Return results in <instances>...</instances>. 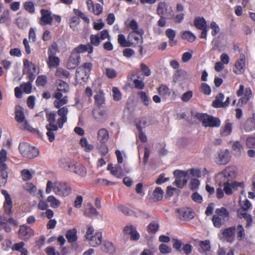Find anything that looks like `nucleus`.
I'll return each instance as SVG.
<instances>
[{
	"mask_svg": "<svg viewBox=\"0 0 255 255\" xmlns=\"http://www.w3.org/2000/svg\"><path fill=\"white\" fill-rule=\"evenodd\" d=\"M222 220L223 219L222 218L218 217L216 215H213L212 219L213 225L216 228H220L221 227L223 224Z\"/></svg>",
	"mask_w": 255,
	"mask_h": 255,
	"instance_id": "57",
	"label": "nucleus"
},
{
	"mask_svg": "<svg viewBox=\"0 0 255 255\" xmlns=\"http://www.w3.org/2000/svg\"><path fill=\"white\" fill-rule=\"evenodd\" d=\"M224 98V95L222 93H219L216 97V99L213 101L212 106L215 108L224 107V102H223Z\"/></svg>",
	"mask_w": 255,
	"mask_h": 255,
	"instance_id": "43",
	"label": "nucleus"
},
{
	"mask_svg": "<svg viewBox=\"0 0 255 255\" xmlns=\"http://www.w3.org/2000/svg\"><path fill=\"white\" fill-rule=\"evenodd\" d=\"M24 189L29 192L30 194H35L36 192V186L33 184V183L30 182H27L24 185Z\"/></svg>",
	"mask_w": 255,
	"mask_h": 255,
	"instance_id": "54",
	"label": "nucleus"
},
{
	"mask_svg": "<svg viewBox=\"0 0 255 255\" xmlns=\"http://www.w3.org/2000/svg\"><path fill=\"white\" fill-rule=\"evenodd\" d=\"M237 239L239 241H242L244 239L246 234L245 230L243 225L239 224L237 226Z\"/></svg>",
	"mask_w": 255,
	"mask_h": 255,
	"instance_id": "46",
	"label": "nucleus"
},
{
	"mask_svg": "<svg viewBox=\"0 0 255 255\" xmlns=\"http://www.w3.org/2000/svg\"><path fill=\"white\" fill-rule=\"evenodd\" d=\"M177 213L179 214V218L183 221H189L194 217V212L190 208H182L178 209Z\"/></svg>",
	"mask_w": 255,
	"mask_h": 255,
	"instance_id": "15",
	"label": "nucleus"
},
{
	"mask_svg": "<svg viewBox=\"0 0 255 255\" xmlns=\"http://www.w3.org/2000/svg\"><path fill=\"white\" fill-rule=\"evenodd\" d=\"M46 117L47 118V121L49 122V124L46 125V128L51 127L55 130H58V126L55 124L56 114L54 113H47Z\"/></svg>",
	"mask_w": 255,
	"mask_h": 255,
	"instance_id": "28",
	"label": "nucleus"
},
{
	"mask_svg": "<svg viewBox=\"0 0 255 255\" xmlns=\"http://www.w3.org/2000/svg\"><path fill=\"white\" fill-rule=\"evenodd\" d=\"M80 18L79 17L74 16L70 19V26L73 30H76L77 26L80 22Z\"/></svg>",
	"mask_w": 255,
	"mask_h": 255,
	"instance_id": "59",
	"label": "nucleus"
},
{
	"mask_svg": "<svg viewBox=\"0 0 255 255\" xmlns=\"http://www.w3.org/2000/svg\"><path fill=\"white\" fill-rule=\"evenodd\" d=\"M18 148L20 154L24 157L33 158L39 154V150L37 148L32 146L26 142L20 143Z\"/></svg>",
	"mask_w": 255,
	"mask_h": 255,
	"instance_id": "5",
	"label": "nucleus"
},
{
	"mask_svg": "<svg viewBox=\"0 0 255 255\" xmlns=\"http://www.w3.org/2000/svg\"><path fill=\"white\" fill-rule=\"evenodd\" d=\"M159 230V225L154 222H151L147 226L148 233H155Z\"/></svg>",
	"mask_w": 255,
	"mask_h": 255,
	"instance_id": "56",
	"label": "nucleus"
},
{
	"mask_svg": "<svg viewBox=\"0 0 255 255\" xmlns=\"http://www.w3.org/2000/svg\"><path fill=\"white\" fill-rule=\"evenodd\" d=\"M244 129L248 132L255 129V113H253L252 116L247 120L244 125Z\"/></svg>",
	"mask_w": 255,
	"mask_h": 255,
	"instance_id": "27",
	"label": "nucleus"
},
{
	"mask_svg": "<svg viewBox=\"0 0 255 255\" xmlns=\"http://www.w3.org/2000/svg\"><path fill=\"white\" fill-rule=\"evenodd\" d=\"M142 31L141 30L131 32L128 36V39L129 40L130 45L137 44L139 42H142Z\"/></svg>",
	"mask_w": 255,
	"mask_h": 255,
	"instance_id": "20",
	"label": "nucleus"
},
{
	"mask_svg": "<svg viewBox=\"0 0 255 255\" xmlns=\"http://www.w3.org/2000/svg\"><path fill=\"white\" fill-rule=\"evenodd\" d=\"M233 129V124L227 120L225 121V125L220 129V135L221 136H227L230 135Z\"/></svg>",
	"mask_w": 255,
	"mask_h": 255,
	"instance_id": "25",
	"label": "nucleus"
},
{
	"mask_svg": "<svg viewBox=\"0 0 255 255\" xmlns=\"http://www.w3.org/2000/svg\"><path fill=\"white\" fill-rule=\"evenodd\" d=\"M24 7L25 10L30 13H33L35 11L34 5L31 1L25 2L24 4Z\"/></svg>",
	"mask_w": 255,
	"mask_h": 255,
	"instance_id": "62",
	"label": "nucleus"
},
{
	"mask_svg": "<svg viewBox=\"0 0 255 255\" xmlns=\"http://www.w3.org/2000/svg\"><path fill=\"white\" fill-rule=\"evenodd\" d=\"M21 175L24 181H28L32 178L30 172L27 169H23L21 171Z\"/></svg>",
	"mask_w": 255,
	"mask_h": 255,
	"instance_id": "60",
	"label": "nucleus"
},
{
	"mask_svg": "<svg viewBox=\"0 0 255 255\" xmlns=\"http://www.w3.org/2000/svg\"><path fill=\"white\" fill-rule=\"evenodd\" d=\"M242 149L243 146L240 141H236L233 143L232 145V149L234 151L236 155H240L241 154V150Z\"/></svg>",
	"mask_w": 255,
	"mask_h": 255,
	"instance_id": "52",
	"label": "nucleus"
},
{
	"mask_svg": "<svg viewBox=\"0 0 255 255\" xmlns=\"http://www.w3.org/2000/svg\"><path fill=\"white\" fill-rule=\"evenodd\" d=\"M102 250L106 253L113 254L115 251V248L112 242L106 241L102 246Z\"/></svg>",
	"mask_w": 255,
	"mask_h": 255,
	"instance_id": "44",
	"label": "nucleus"
},
{
	"mask_svg": "<svg viewBox=\"0 0 255 255\" xmlns=\"http://www.w3.org/2000/svg\"><path fill=\"white\" fill-rule=\"evenodd\" d=\"M80 144L82 147L84 148V150L87 152H90L94 148V146L88 143V141L85 137H82L81 138Z\"/></svg>",
	"mask_w": 255,
	"mask_h": 255,
	"instance_id": "36",
	"label": "nucleus"
},
{
	"mask_svg": "<svg viewBox=\"0 0 255 255\" xmlns=\"http://www.w3.org/2000/svg\"><path fill=\"white\" fill-rule=\"evenodd\" d=\"M245 94L243 97H241L238 101L237 106L241 107L243 105L246 104L253 96L252 91L250 88L247 87L245 89L244 86L241 85L240 86L239 90L237 91L236 94L238 97L243 96L244 93Z\"/></svg>",
	"mask_w": 255,
	"mask_h": 255,
	"instance_id": "6",
	"label": "nucleus"
},
{
	"mask_svg": "<svg viewBox=\"0 0 255 255\" xmlns=\"http://www.w3.org/2000/svg\"><path fill=\"white\" fill-rule=\"evenodd\" d=\"M215 213L218 217L222 218L223 220H227L229 218V213L225 207H222L221 208H217L215 210Z\"/></svg>",
	"mask_w": 255,
	"mask_h": 255,
	"instance_id": "34",
	"label": "nucleus"
},
{
	"mask_svg": "<svg viewBox=\"0 0 255 255\" xmlns=\"http://www.w3.org/2000/svg\"><path fill=\"white\" fill-rule=\"evenodd\" d=\"M181 37L182 39L187 40L189 42H193L196 38L195 35L190 31H183L182 32Z\"/></svg>",
	"mask_w": 255,
	"mask_h": 255,
	"instance_id": "49",
	"label": "nucleus"
},
{
	"mask_svg": "<svg viewBox=\"0 0 255 255\" xmlns=\"http://www.w3.org/2000/svg\"><path fill=\"white\" fill-rule=\"evenodd\" d=\"M52 189L56 195L61 197H66L72 191L71 186L67 182H56L53 184L51 181L48 180L46 184V193H50Z\"/></svg>",
	"mask_w": 255,
	"mask_h": 255,
	"instance_id": "2",
	"label": "nucleus"
},
{
	"mask_svg": "<svg viewBox=\"0 0 255 255\" xmlns=\"http://www.w3.org/2000/svg\"><path fill=\"white\" fill-rule=\"evenodd\" d=\"M172 240L173 242V244L172 245L173 248L176 251L181 252L182 251V246L183 245L182 241L175 238H173Z\"/></svg>",
	"mask_w": 255,
	"mask_h": 255,
	"instance_id": "58",
	"label": "nucleus"
},
{
	"mask_svg": "<svg viewBox=\"0 0 255 255\" xmlns=\"http://www.w3.org/2000/svg\"><path fill=\"white\" fill-rule=\"evenodd\" d=\"M80 55L78 54L73 52L67 61V68L69 69H73L76 68L80 63Z\"/></svg>",
	"mask_w": 255,
	"mask_h": 255,
	"instance_id": "21",
	"label": "nucleus"
},
{
	"mask_svg": "<svg viewBox=\"0 0 255 255\" xmlns=\"http://www.w3.org/2000/svg\"><path fill=\"white\" fill-rule=\"evenodd\" d=\"M23 66L25 67L29 68V67H32V71H30L29 73H28V77L29 79L28 82L32 83V82L35 78V74L36 72V66L35 64L29 61L27 59H24L23 60Z\"/></svg>",
	"mask_w": 255,
	"mask_h": 255,
	"instance_id": "23",
	"label": "nucleus"
},
{
	"mask_svg": "<svg viewBox=\"0 0 255 255\" xmlns=\"http://www.w3.org/2000/svg\"><path fill=\"white\" fill-rule=\"evenodd\" d=\"M94 50L93 46L89 43L86 45L80 44L74 49L76 54L88 52L89 54L93 53Z\"/></svg>",
	"mask_w": 255,
	"mask_h": 255,
	"instance_id": "29",
	"label": "nucleus"
},
{
	"mask_svg": "<svg viewBox=\"0 0 255 255\" xmlns=\"http://www.w3.org/2000/svg\"><path fill=\"white\" fill-rule=\"evenodd\" d=\"M118 42L122 47H129L131 46L129 39L128 38L126 39L125 36L122 34L118 35Z\"/></svg>",
	"mask_w": 255,
	"mask_h": 255,
	"instance_id": "45",
	"label": "nucleus"
},
{
	"mask_svg": "<svg viewBox=\"0 0 255 255\" xmlns=\"http://www.w3.org/2000/svg\"><path fill=\"white\" fill-rule=\"evenodd\" d=\"M58 50V44L56 42H54L50 46L48 50V56H55L56 52Z\"/></svg>",
	"mask_w": 255,
	"mask_h": 255,
	"instance_id": "55",
	"label": "nucleus"
},
{
	"mask_svg": "<svg viewBox=\"0 0 255 255\" xmlns=\"http://www.w3.org/2000/svg\"><path fill=\"white\" fill-rule=\"evenodd\" d=\"M113 98L114 101H119L122 99V94L120 90L116 87L112 88Z\"/></svg>",
	"mask_w": 255,
	"mask_h": 255,
	"instance_id": "51",
	"label": "nucleus"
},
{
	"mask_svg": "<svg viewBox=\"0 0 255 255\" xmlns=\"http://www.w3.org/2000/svg\"><path fill=\"white\" fill-rule=\"evenodd\" d=\"M91 246L97 247L100 245L102 241V235L101 232H96L87 240Z\"/></svg>",
	"mask_w": 255,
	"mask_h": 255,
	"instance_id": "24",
	"label": "nucleus"
},
{
	"mask_svg": "<svg viewBox=\"0 0 255 255\" xmlns=\"http://www.w3.org/2000/svg\"><path fill=\"white\" fill-rule=\"evenodd\" d=\"M86 4L88 10L97 15L103 12V6L99 3H94L92 0H87Z\"/></svg>",
	"mask_w": 255,
	"mask_h": 255,
	"instance_id": "19",
	"label": "nucleus"
},
{
	"mask_svg": "<svg viewBox=\"0 0 255 255\" xmlns=\"http://www.w3.org/2000/svg\"><path fill=\"white\" fill-rule=\"evenodd\" d=\"M73 172L82 177L85 176L87 174L86 168L80 163L76 164Z\"/></svg>",
	"mask_w": 255,
	"mask_h": 255,
	"instance_id": "41",
	"label": "nucleus"
},
{
	"mask_svg": "<svg viewBox=\"0 0 255 255\" xmlns=\"http://www.w3.org/2000/svg\"><path fill=\"white\" fill-rule=\"evenodd\" d=\"M194 23L196 27L202 30L207 28L206 21L203 17H198L194 19Z\"/></svg>",
	"mask_w": 255,
	"mask_h": 255,
	"instance_id": "40",
	"label": "nucleus"
},
{
	"mask_svg": "<svg viewBox=\"0 0 255 255\" xmlns=\"http://www.w3.org/2000/svg\"><path fill=\"white\" fill-rule=\"evenodd\" d=\"M210 27L212 29V35L215 36L219 33L220 29L218 25L214 21H212L210 24Z\"/></svg>",
	"mask_w": 255,
	"mask_h": 255,
	"instance_id": "63",
	"label": "nucleus"
},
{
	"mask_svg": "<svg viewBox=\"0 0 255 255\" xmlns=\"http://www.w3.org/2000/svg\"><path fill=\"white\" fill-rule=\"evenodd\" d=\"M54 98L56 99L54 102V105L56 108L59 109L58 112H68L67 107H62L68 103L67 97H63L61 93L56 92L54 95Z\"/></svg>",
	"mask_w": 255,
	"mask_h": 255,
	"instance_id": "8",
	"label": "nucleus"
},
{
	"mask_svg": "<svg viewBox=\"0 0 255 255\" xmlns=\"http://www.w3.org/2000/svg\"><path fill=\"white\" fill-rule=\"evenodd\" d=\"M200 248L198 251L200 253H204L209 251L211 249L210 243L209 240L202 241L199 243Z\"/></svg>",
	"mask_w": 255,
	"mask_h": 255,
	"instance_id": "35",
	"label": "nucleus"
},
{
	"mask_svg": "<svg viewBox=\"0 0 255 255\" xmlns=\"http://www.w3.org/2000/svg\"><path fill=\"white\" fill-rule=\"evenodd\" d=\"M108 131L104 128H101L97 133V139L101 143H106L109 139Z\"/></svg>",
	"mask_w": 255,
	"mask_h": 255,
	"instance_id": "30",
	"label": "nucleus"
},
{
	"mask_svg": "<svg viewBox=\"0 0 255 255\" xmlns=\"http://www.w3.org/2000/svg\"><path fill=\"white\" fill-rule=\"evenodd\" d=\"M100 38L99 34H92L90 37V43L92 46H98L100 44Z\"/></svg>",
	"mask_w": 255,
	"mask_h": 255,
	"instance_id": "53",
	"label": "nucleus"
},
{
	"mask_svg": "<svg viewBox=\"0 0 255 255\" xmlns=\"http://www.w3.org/2000/svg\"><path fill=\"white\" fill-rule=\"evenodd\" d=\"M188 76L187 73L183 70H178L176 71L174 77V81L175 82H181L183 80L185 79Z\"/></svg>",
	"mask_w": 255,
	"mask_h": 255,
	"instance_id": "42",
	"label": "nucleus"
},
{
	"mask_svg": "<svg viewBox=\"0 0 255 255\" xmlns=\"http://www.w3.org/2000/svg\"><path fill=\"white\" fill-rule=\"evenodd\" d=\"M246 70V56L241 53L239 58L236 62L233 67V72L236 74H242Z\"/></svg>",
	"mask_w": 255,
	"mask_h": 255,
	"instance_id": "13",
	"label": "nucleus"
},
{
	"mask_svg": "<svg viewBox=\"0 0 255 255\" xmlns=\"http://www.w3.org/2000/svg\"><path fill=\"white\" fill-rule=\"evenodd\" d=\"M236 227L232 226L222 230V234L223 238L229 243H232L235 240V234Z\"/></svg>",
	"mask_w": 255,
	"mask_h": 255,
	"instance_id": "18",
	"label": "nucleus"
},
{
	"mask_svg": "<svg viewBox=\"0 0 255 255\" xmlns=\"http://www.w3.org/2000/svg\"><path fill=\"white\" fill-rule=\"evenodd\" d=\"M55 76L60 78H67L70 76L69 72L62 68H58L55 73Z\"/></svg>",
	"mask_w": 255,
	"mask_h": 255,
	"instance_id": "47",
	"label": "nucleus"
},
{
	"mask_svg": "<svg viewBox=\"0 0 255 255\" xmlns=\"http://www.w3.org/2000/svg\"><path fill=\"white\" fill-rule=\"evenodd\" d=\"M194 117L205 128H218L221 125V121L218 118L210 116L207 113H196Z\"/></svg>",
	"mask_w": 255,
	"mask_h": 255,
	"instance_id": "4",
	"label": "nucleus"
},
{
	"mask_svg": "<svg viewBox=\"0 0 255 255\" xmlns=\"http://www.w3.org/2000/svg\"><path fill=\"white\" fill-rule=\"evenodd\" d=\"M156 12L160 17H165L167 19L171 18L173 16V11L171 6L164 1L158 3Z\"/></svg>",
	"mask_w": 255,
	"mask_h": 255,
	"instance_id": "7",
	"label": "nucleus"
},
{
	"mask_svg": "<svg viewBox=\"0 0 255 255\" xmlns=\"http://www.w3.org/2000/svg\"><path fill=\"white\" fill-rule=\"evenodd\" d=\"M47 63L50 68L56 67L60 64V59L56 56H48Z\"/></svg>",
	"mask_w": 255,
	"mask_h": 255,
	"instance_id": "33",
	"label": "nucleus"
},
{
	"mask_svg": "<svg viewBox=\"0 0 255 255\" xmlns=\"http://www.w3.org/2000/svg\"><path fill=\"white\" fill-rule=\"evenodd\" d=\"M239 206L240 208L237 210V217L239 219L244 218L246 221V228H249L253 225V219L252 215L248 214L247 211L252 208V205L249 200L245 199L240 201Z\"/></svg>",
	"mask_w": 255,
	"mask_h": 255,
	"instance_id": "3",
	"label": "nucleus"
},
{
	"mask_svg": "<svg viewBox=\"0 0 255 255\" xmlns=\"http://www.w3.org/2000/svg\"><path fill=\"white\" fill-rule=\"evenodd\" d=\"M95 104L97 107L103 106L106 103L105 94L103 90H100L94 97Z\"/></svg>",
	"mask_w": 255,
	"mask_h": 255,
	"instance_id": "26",
	"label": "nucleus"
},
{
	"mask_svg": "<svg viewBox=\"0 0 255 255\" xmlns=\"http://www.w3.org/2000/svg\"><path fill=\"white\" fill-rule=\"evenodd\" d=\"M92 64L86 62L82 66L78 67L76 70V76L83 80L87 79L92 68Z\"/></svg>",
	"mask_w": 255,
	"mask_h": 255,
	"instance_id": "10",
	"label": "nucleus"
},
{
	"mask_svg": "<svg viewBox=\"0 0 255 255\" xmlns=\"http://www.w3.org/2000/svg\"><path fill=\"white\" fill-rule=\"evenodd\" d=\"M123 232L130 236L131 241H137L140 238V235L136 230V228L133 225H128L124 227Z\"/></svg>",
	"mask_w": 255,
	"mask_h": 255,
	"instance_id": "16",
	"label": "nucleus"
},
{
	"mask_svg": "<svg viewBox=\"0 0 255 255\" xmlns=\"http://www.w3.org/2000/svg\"><path fill=\"white\" fill-rule=\"evenodd\" d=\"M246 145L249 148H255V137L249 136L246 140Z\"/></svg>",
	"mask_w": 255,
	"mask_h": 255,
	"instance_id": "64",
	"label": "nucleus"
},
{
	"mask_svg": "<svg viewBox=\"0 0 255 255\" xmlns=\"http://www.w3.org/2000/svg\"><path fill=\"white\" fill-rule=\"evenodd\" d=\"M18 237L20 239L27 241L34 236V230L25 224L20 225L18 231Z\"/></svg>",
	"mask_w": 255,
	"mask_h": 255,
	"instance_id": "11",
	"label": "nucleus"
},
{
	"mask_svg": "<svg viewBox=\"0 0 255 255\" xmlns=\"http://www.w3.org/2000/svg\"><path fill=\"white\" fill-rule=\"evenodd\" d=\"M1 194L4 196L5 201L3 203L4 215L10 216L12 214V201L8 192L4 189L1 191Z\"/></svg>",
	"mask_w": 255,
	"mask_h": 255,
	"instance_id": "12",
	"label": "nucleus"
},
{
	"mask_svg": "<svg viewBox=\"0 0 255 255\" xmlns=\"http://www.w3.org/2000/svg\"><path fill=\"white\" fill-rule=\"evenodd\" d=\"M47 202L54 208H57L60 205V202L53 195L48 197Z\"/></svg>",
	"mask_w": 255,
	"mask_h": 255,
	"instance_id": "48",
	"label": "nucleus"
},
{
	"mask_svg": "<svg viewBox=\"0 0 255 255\" xmlns=\"http://www.w3.org/2000/svg\"><path fill=\"white\" fill-rule=\"evenodd\" d=\"M10 225L13 227L18 226V221L11 217L7 220L4 216L0 218V230H4L6 233H10L12 230Z\"/></svg>",
	"mask_w": 255,
	"mask_h": 255,
	"instance_id": "9",
	"label": "nucleus"
},
{
	"mask_svg": "<svg viewBox=\"0 0 255 255\" xmlns=\"http://www.w3.org/2000/svg\"><path fill=\"white\" fill-rule=\"evenodd\" d=\"M67 113H58L60 117L58 119L57 125L58 128H62L64 124L67 121L66 114Z\"/></svg>",
	"mask_w": 255,
	"mask_h": 255,
	"instance_id": "50",
	"label": "nucleus"
},
{
	"mask_svg": "<svg viewBox=\"0 0 255 255\" xmlns=\"http://www.w3.org/2000/svg\"><path fill=\"white\" fill-rule=\"evenodd\" d=\"M41 17H40L39 23L41 25L46 24H52V13L50 11L42 9L40 10Z\"/></svg>",
	"mask_w": 255,
	"mask_h": 255,
	"instance_id": "17",
	"label": "nucleus"
},
{
	"mask_svg": "<svg viewBox=\"0 0 255 255\" xmlns=\"http://www.w3.org/2000/svg\"><path fill=\"white\" fill-rule=\"evenodd\" d=\"M230 160V156L228 150L221 151L219 154V162L220 165H225L227 164Z\"/></svg>",
	"mask_w": 255,
	"mask_h": 255,
	"instance_id": "31",
	"label": "nucleus"
},
{
	"mask_svg": "<svg viewBox=\"0 0 255 255\" xmlns=\"http://www.w3.org/2000/svg\"><path fill=\"white\" fill-rule=\"evenodd\" d=\"M237 175V168L235 166H227L223 170L217 175V179L221 186H224V191L226 194L231 195L233 193V190H236L239 187L244 188V182L233 181Z\"/></svg>",
	"mask_w": 255,
	"mask_h": 255,
	"instance_id": "1",
	"label": "nucleus"
},
{
	"mask_svg": "<svg viewBox=\"0 0 255 255\" xmlns=\"http://www.w3.org/2000/svg\"><path fill=\"white\" fill-rule=\"evenodd\" d=\"M14 119L16 122L19 123H23L24 128L25 129L32 132H36L39 135L40 133L36 129L32 128L28 124L27 121L25 119V116L24 113H15Z\"/></svg>",
	"mask_w": 255,
	"mask_h": 255,
	"instance_id": "14",
	"label": "nucleus"
},
{
	"mask_svg": "<svg viewBox=\"0 0 255 255\" xmlns=\"http://www.w3.org/2000/svg\"><path fill=\"white\" fill-rule=\"evenodd\" d=\"M159 250L161 253L163 254L170 253L172 251L171 248L164 244H161L159 246Z\"/></svg>",
	"mask_w": 255,
	"mask_h": 255,
	"instance_id": "61",
	"label": "nucleus"
},
{
	"mask_svg": "<svg viewBox=\"0 0 255 255\" xmlns=\"http://www.w3.org/2000/svg\"><path fill=\"white\" fill-rule=\"evenodd\" d=\"M165 34L169 38V43L171 46H172L176 44V41L174 40L176 33L174 30L171 28L166 29Z\"/></svg>",
	"mask_w": 255,
	"mask_h": 255,
	"instance_id": "38",
	"label": "nucleus"
},
{
	"mask_svg": "<svg viewBox=\"0 0 255 255\" xmlns=\"http://www.w3.org/2000/svg\"><path fill=\"white\" fill-rule=\"evenodd\" d=\"M70 90L68 84L61 80H60L57 84V92L67 93L69 92Z\"/></svg>",
	"mask_w": 255,
	"mask_h": 255,
	"instance_id": "39",
	"label": "nucleus"
},
{
	"mask_svg": "<svg viewBox=\"0 0 255 255\" xmlns=\"http://www.w3.org/2000/svg\"><path fill=\"white\" fill-rule=\"evenodd\" d=\"M8 167L6 164L0 165V186L5 185L7 182L8 177Z\"/></svg>",
	"mask_w": 255,
	"mask_h": 255,
	"instance_id": "22",
	"label": "nucleus"
},
{
	"mask_svg": "<svg viewBox=\"0 0 255 255\" xmlns=\"http://www.w3.org/2000/svg\"><path fill=\"white\" fill-rule=\"evenodd\" d=\"M163 191L161 187H156L152 192V198L154 201H158L162 199Z\"/></svg>",
	"mask_w": 255,
	"mask_h": 255,
	"instance_id": "37",
	"label": "nucleus"
},
{
	"mask_svg": "<svg viewBox=\"0 0 255 255\" xmlns=\"http://www.w3.org/2000/svg\"><path fill=\"white\" fill-rule=\"evenodd\" d=\"M65 236L68 242L70 243L76 242L78 239L77 230L75 228L68 230Z\"/></svg>",
	"mask_w": 255,
	"mask_h": 255,
	"instance_id": "32",
	"label": "nucleus"
}]
</instances>
